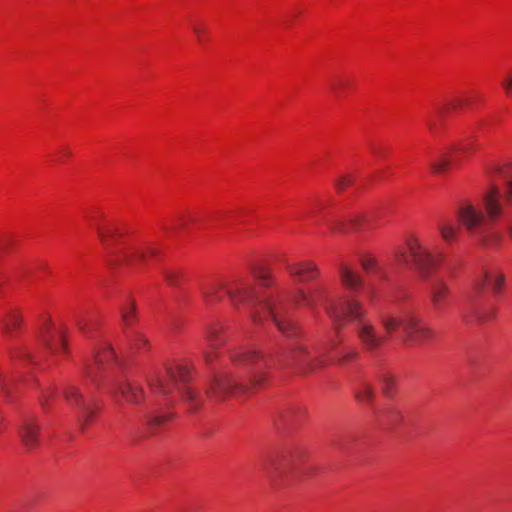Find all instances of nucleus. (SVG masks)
Here are the masks:
<instances>
[{
    "label": "nucleus",
    "instance_id": "f257e3e1",
    "mask_svg": "<svg viewBox=\"0 0 512 512\" xmlns=\"http://www.w3.org/2000/svg\"><path fill=\"white\" fill-rule=\"evenodd\" d=\"M340 279L349 291V295L337 303L328 301L327 289L324 285H316L309 292L298 289L291 301L296 305L302 303L308 307L324 304L327 314L334 321L336 330L344 326L345 320L355 321L357 337L368 352L380 349L399 328L402 329V342L406 346L424 344L434 340V331L409 311L382 313L379 321L385 334H379L374 324L365 319L366 311L362 308L361 303L353 298V293L362 286L360 277L348 267L341 266Z\"/></svg>",
    "mask_w": 512,
    "mask_h": 512
},
{
    "label": "nucleus",
    "instance_id": "f03ea898",
    "mask_svg": "<svg viewBox=\"0 0 512 512\" xmlns=\"http://www.w3.org/2000/svg\"><path fill=\"white\" fill-rule=\"evenodd\" d=\"M229 357L232 370L215 375L206 388V396L211 401L239 397L268 384V371L274 355L252 347H240L229 351Z\"/></svg>",
    "mask_w": 512,
    "mask_h": 512
},
{
    "label": "nucleus",
    "instance_id": "7ed1b4c3",
    "mask_svg": "<svg viewBox=\"0 0 512 512\" xmlns=\"http://www.w3.org/2000/svg\"><path fill=\"white\" fill-rule=\"evenodd\" d=\"M190 371L187 366L175 365L166 367L162 372L148 378V384L155 394L169 395L177 389L187 408L194 412L202 405V398L198 391L187 386Z\"/></svg>",
    "mask_w": 512,
    "mask_h": 512
},
{
    "label": "nucleus",
    "instance_id": "20e7f679",
    "mask_svg": "<svg viewBox=\"0 0 512 512\" xmlns=\"http://www.w3.org/2000/svg\"><path fill=\"white\" fill-rule=\"evenodd\" d=\"M483 204L486 210L487 219L483 213L473 206L471 203H462L458 209L457 214L460 222L474 236L480 238L483 242H488V231L490 226L501 216L503 207L500 202V194L496 188L488 192L484 199Z\"/></svg>",
    "mask_w": 512,
    "mask_h": 512
},
{
    "label": "nucleus",
    "instance_id": "39448f33",
    "mask_svg": "<svg viewBox=\"0 0 512 512\" xmlns=\"http://www.w3.org/2000/svg\"><path fill=\"white\" fill-rule=\"evenodd\" d=\"M223 293L227 295L234 307H238L240 304L250 305L254 303V295L249 279L240 278L229 283L212 282L201 288L202 298L207 306L220 302L223 298Z\"/></svg>",
    "mask_w": 512,
    "mask_h": 512
},
{
    "label": "nucleus",
    "instance_id": "423d86ee",
    "mask_svg": "<svg viewBox=\"0 0 512 512\" xmlns=\"http://www.w3.org/2000/svg\"><path fill=\"white\" fill-rule=\"evenodd\" d=\"M289 306V303L278 299L267 300L260 304L261 312H253L251 317L255 323H260L263 317L270 318L281 333L286 337H292L296 334V328L293 323L286 320Z\"/></svg>",
    "mask_w": 512,
    "mask_h": 512
},
{
    "label": "nucleus",
    "instance_id": "0eeeda50",
    "mask_svg": "<svg viewBox=\"0 0 512 512\" xmlns=\"http://www.w3.org/2000/svg\"><path fill=\"white\" fill-rule=\"evenodd\" d=\"M398 263L413 262L423 279H428L437 265V259L417 239L408 242L407 251L396 256Z\"/></svg>",
    "mask_w": 512,
    "mask_h": 512
},
{
    "label": "nucleus",
    "instance_id": "6e6552de",
    "mask_svg": "<svg viewBox=\"0 0 512 512\" xmlns=\"http://www.w3.org/2000/svg\"><path fill=\"white\" fill-rule=\"evenodd\" d=\"M64 398L67 403L78 409V422L84 430L96 414V402L92 397H86L79 387L68 385L64 391Z\"/></svg>",
    "mask_w": 512,
    "mask_h": 512
},
{
    "label": "nucleus",
    "instance_id": "1a4fd4ad",
    "mask_svg": "<svg viewBox=\"0 0 512 512\" xmlns=\"http://www.w3.org/2000/svg\"><path fill=\"white\" fill-rule=\"evenodd\" d=\"M337 346L336 342H325L320 346L314 348L313 354L307 352V348L303 345L292 348L291 354L294 356L297 353H307V359H299L305 362L307 370L313 371L317 368H323L330 364L329 351Z\"/></svg>",
    "mask_w": 512,
    "mask_h": 512
},
{
    "label": "nucleus",
    "instance_id": "9d476101",
    "mask_svg": "<svg viewBox=\"0 0 512 512\" xmlns=\"http://www.w3.org/2000/svg\"><path fill=\"white\" fill-rule=\"evenodd\" d=\"M41 426L33 415H24L18 426L20 441L27 451L36 449L40 444Z\"/></svg>",
    "mask_w": 512,
    "mask_h": 512
},
{
    "label": "nucleus",
    "instance_id": "9b49d317",
    "mask_svg": "<svg viewBox=\"0 0 512 512\" xmlns=\"http://www.w3.org/2000/svg\"><path fill=\"white\" fill-rule=\"evenodd\" d=\"M110 393L116 397L121 395L127 402L138 405L143 400V389L140 385L127 379L113 377L109 384Z\"/></svg>",
    "mask_w": 512,
    "mask_h": 512
},
{
    "label": "nucleus",
    "instance_id": "f8f14e48",
    "mask_svg": "<svg viewBox=\"0 0 512 512\" xmlns=\"http://www.w3.org/2000/svg\"><path fill=\"white\" fill-rule=\"evenodd\" d=\"M205 341L207 347L203 350V358L206 363L211 364L217 358V350L226 342L223 328L217 324L208 327L205 333Z\"/></svg>",
    "mask_w": 512,
    "mask_h": 512
},
{
    "label": "nucleus",
    "instance_id": "ddd939ff",
    "mask_svg": "<svg viewBox=\"0 0 512 512\" xmlns=\"http://www.w3.org/2000/svg\"><path fill=\"white\" fill-rule=\"evenodd\" d=\"M115 355L111 348H105L101 352H97L94 355V363L86 364L85 373L88 378L91 379L97 385H100V380L98 379L97 372H105L112 361L114 360Z\"/></svg>",
    "mask_w": 512,
    "mask_h": 512
},
{
    "label": "nucleus",
    "instance_id": "4468645a",
    "mask_svg": "<svg viewBox=\"0 0 512 512\" xmlns=\"http://www.w3.org/2000/svg\"><path fill=\"white\" fill-rule=\"evenodd\" d=\"M286 269L297 282L316 279L320 274L317 265L311 261L287 263Z\"/></svg>",
    "mask_w": 512,
    "mask_h": 512
},
{
    "label": "nucleus",
    "instance_id": "2eb2a0df",
    "mask_svg": "<svg viewBox=\"0 0 512 512\" xmlns=\"http://www.w3.org/2000/svg\"><path fill=\"white\" fill-rule=\"evenodd\" d=\"M505 283V276L500 272L485 273L476 283L475 290L480 291L487 285L495 296L501 294Z\"/></svg>",
    "mask_w": 512,
    "mask_h": 512
},
{
    "label": "nucleus",
    "instance_id": "dca6fc26",
    "mask_svg": "<svg viewBox=\"0 0 512 512\" xmlns=\"http://www.w3.org/2000/svg\"><path fill=\"white\" fill-rule=\"evenodd\" d=\"M22 318L16 311L7 313L0 321V329L9 338H14L17 335L18 329L21 327Z\"/></svg>",
    "mask_w": 512,
    "mask_h": 512
},
{
    "label": "nucleus",
    "instance_id": "f3484780",
    "mask_svg": "<svg viewBox=\"0 0 512 512\" xmlns=\"http://www.w3.org/2000/svg\"><path fill=\"white\" fill-rule=\"evenodd\" d=\"M448 297V287L445 283L437 281L431 285L430 298L436 310H441L446 304Z\"/></svg>",
    "mask_w": 512,
    "mask_h": 512
},
{
    "label": "nucleus",
    "instance_id": "a211bd4d",
    "mask_svg": "<svg viewBox=\"0 0 512 512\" xmlns=\"http://www.w3.org/2000/svg\"><path fill=\"white\" fill-rule=\"evenodd\" d=\"M156 250L148 248L147 250L132 249L131 251L125 252L119 261H123L127 265H134L138 262L143 261L148 254L154 255Z\"/></svg>",
    "mask_w": 512,
    "mask_h": 512
},
{
    "label": "nucleus",
    "instance_id": "6ab92c4d",
    "mask_svg": "<svg viewBox=\"0 0 512 512\" xmlns=\"http://www.w3.org/2000/svg\"><path fill=\"white\" fill-rule=\"evenodd\" d=\"M263 470L271 480H276L279 476L285 473V469L282 468L279 460L275 457L265 460L263 463Z\"/></svg>",
    "mask_w": 512,
    "mask_h": 512
},
{
    "label": "nucleus",
    "instance_id": "aec40b11",
    "mask_svg": "<svg viewBox=\"0 0 512 512\" xmlns=\"http://www.w3.org/2000/svg\"><path fill=\"white\" fill-rule=\"evenodd\" d=\"M438 229L441 237L446 242L453 241L459 232V227L450 221H443L439 223Z\"/></svg>",
    "mask_w": 512,
    "mask_h": 512
},
{
    "label": "nucleus",
    "instance_id": "412c9836",
    "mask_svg": "<svg viewBox=\"0 0 512 512\" xmlns=\"http://www.w3.org/2000/svg\"><path fill=\"white\" fill-rule=\"evenodd\" d=\"M493 171L500 178L505 180L508 187V194L512 198V165L508 163H503L502 165H497L496 167H494Z\"/></svg>",
    "mask_w": 512,
    "mask_h": 512
},
{
    "label": "nucleus",
    "instance_id": "4be33fe9",
    "mask_svg": "<svg viewBox=\"0 0 512 512\" xmlns=\"http://www.w3.org/2000/svg\"><path fill=\"white\" fill-rule=\"evenodd\" d=\"M45 345L54 353L64 351L66 348V338L63 332L59 331L52 336V340H45Z\"/></svg>",
    "mask_w": 512,
    "mask_h": 512
},
{
    "label": "nucleus",
    "instance_id": "5701e85b",
    "mask_svg": "<svg viewBox=\"0 0 512 512\" xmlns=\"http://www.w3.org/2000/svg\"><path fill=\"white\" fill-rule=\"evenodd\" d=\"M374 217H376L375 211L365 214H357L350 219V225L354 230H360L363 225H370Z\"/></svg>",
    "mask_w": 512,
    "mask_h": 512
},
{
    "label": "nucleus",
    "instance_id": "b1692460",
    "mask_svg": "<svg viewBox=\"0 0 512 512\" xmlns=\"http://www.w3.org/2000/svg\"><path fill=\"white\" fill-rule=\"evenodd\" d=\"M470 103H471V100L468 99V98H455V99H451L446 104H444L443 106L437 107V113L439 115H442V114L448 112L451 109H456L458 107L469 106Z\"/></svg>",
    "mask_w": 512,
    "mask_h": 512
},
{
    "label": "nucleus",
    "instance_id": "393cba45",
    "mask_svg": "<svg viewBox=\"0 0 512 512\" xmlns=\"http://www.w3.org/2000/svg\"><path fill=\"white\" fill-rule=\"evenodd\" d=\"M352 85V82L344 77L333 80L330 84L331 90L336 97H341Z\"/></svg>",
    "mask_w": 512,
    "mask_h": 512
},
{
    "label": "nucleus",
    "instance_id": "a878e982",
    "mask_svg": "<svg viewBox=\"0 0 512 512\" xmlns=\"http://www.w3.org/2000/svg\"><path fill=\"white\" fill-rule=\"evenodd\" d=\"M121 314L124 325L126 327L132 326L136 319L135 304L133 302L126 303L121 310Z\"/></svg>",
    "mask_w": 512,
    "mask_h": 512
},
{
    "label": "nucleus",
    "instance_id": "bb28decb",
    "mask_svg": "<svg viewBox=\"0 0 512 512\" xmlns=\"http://www.w3.org/2000/svg\"><path fill=\"white\" fill-rule=\"evenodd\" d=\"M96 230L100 241L105 247L109 246V239L113 238L117 234V229L111 226L97 225Z\"/></svg>",
    "mask_w": 512,
    "mask_h": 512
},
{
    "label": "nucleus",
    "instance_id": "cd10ccee",
    "mask_svg": "<svg viewBox=\"0 0 512 512\" xmlns=\"http://www.w3.org/2000/svg\"><path fill=\"white\" fill-rule=\"evenodd\" d=\"M356 398L361 403H370L374 398L373 388L366 383L362 384L356 393Z\"/></svg>",
    "mask_w": 512,
    "mask_h": 512
},
{
    "label": "nucleus",
    "instance_id": "c85d7f7f",
    "mask_svg": "<svg viewBox=\"0 0 512 512\" xmlns=\"http://www.w3.org/2000/svg\"><path fill=\"white\" fill-rule=\"evenodd\" d=\"M429 170L434 175H445L451 171L449 162H431Z\"/></svg>",
    "mask_w": 512,
    "mask_h": 512
},
{
    "label": "nucleus",
    "instance_id": "c756f323",
    "mask_svg": "<svg viewBox=\"0 0 512 512\" xmlns=\"http://www.w3.org/2000/svg\"><path fill=\"white\" fill-rule=\"evenodd\" d=\"M129 342L133 349L140 350L142 347H145L148 343L146 337L142 335L141 333H134L132 335H129Z\"/></svg>",
    "mask_w": 512,
    "mask_h": 512
},
{
    "label": "nucleus",
    "instance_id": "7c9ffc66",
    "mask_svg": "<svg viewBox=\"0 0 512 512\" xmlns=\"http://www.w3.org/2000/svg\"><path fill=\"white\" fill-rule=\"evenodd\" d=\"M254 277L259 280L263 285H268L271 275L268 270L264 268H257L253 271Z\"/></svg>",
    "mask_w": 512,
    "mask_h": 512
},
{
    "label": "nucleus",
    "instance_id": "2f4dec72",
    "mask_svg": "<svg viewBox=\"0 0 512 512\" xmlns=\"http://www.w3.org/2000/svg\"><path fill=\"white\" fill-rule=\"evenodd\" d=\"M381 382L383 385V392L389 395L391 388L394 385V377L389 374H384L381 376Z\"/></svg>",
    "mask_w": 512,
    "mask_h": 512
},
{
    "label": "nucleus",
    "instance_id": "473e14b6",
    "mask_svg": "<svg viewBox=\"0 0 512 512\" xmlns=\"http://www.w3.org/2000/svg\"><path fill=\"white\" fill-rule=\"evenodd\" d=\"M192 29L198 41H204L205 35L207 34V29L205 28V26L199 23H194L192 24Z\"/></svg>",
    "mask_w": 512,
    "mask_h": 512
},
{
    "label": "nucleus",
    "instance_id": "72a5a7b5",
    "mask_svg": "<svg viewBox=\"0 0 512 512\" xmlns=\"http://www.w3.org/2000/svg\"><path fill=\"white\" fill-rule=\"evenodd\" d=\"M163 274H164L165 281L170 286H177V285H179V275L176 272L165 270L163 272Z\"/></svg>",
    "mask_w": 512,
    "mask_h": 512
},
{
    "label": "nucleus",
    "instance_id": "f704fd0d",
    "mask_svg": "<svg viewBox=\"0 0 512 512\" xmlns=\"http://www.w3.org/2000/svg\"><path fill=\"white\" fill-rule=\"evenodd\" d=\"M362 266L367 273H372L376 271L378 264L374 258H365L362 260Z\"/></svg>",
    "mask_w": 512,
    "mask_h": 512
},
{
    "label": "nucleus",
    "instance_id": "c9c22d12",
    "mask_svg": "<svg viewBox=\"0 0 512 512\" xmlns=\"http://www.w3.org/2000/svg\"><path fill=\"white\" fill-rule=\"evenodd\" d=\"M358 355H359V353L356 349L344 350L342 352V357L340 359V363H345L352 359H355L358 357Z\"/></svg>",
    "mask_w": 512,
    "mask_h": 512
},
{
    "label": "nucleus",
    "instance_id": "e433bc0d",
    "mask_svg": "<svg viewBox=\"0 0 512 512\" xmlns=\"http://www.w3.org/2000/svg\"><path fill=\"white\" fill-rule=\"evenodd\" d=\"M495 316V310L490 309L488 312L478 311L476 317L480 322H486Z\"/></svg>",
    "mask_w": 512,
    "mask_h": 512
},
{
    "label": "nucleus",
    "instance_id": "4c0bfd02",
    "mask_svg": "<svg viewBox=\"0 0 512 512\" xmlns=\"http://www.w3.org/2000/svg\"><path fill=\"white\" fill-rule=\"evenodd\" d=\"M453 150L455 152L454 153L455 156H459V157L463 156V157H465V156H469L468 152H469L470 148L466 144H460V145L455 146L453 148Z\"/></svg>",
    "mask_w": 512,
    "mask_h": 512
},
{
    "label": "nucleus",
    "instance_id": "58836bf2",
    "mask_svg": "<svg viewBox=\"0 0 512 512\" xmlns=\"http://www.w3.org/2000/svg\"><path fill=\"white\" fill-rule=\"evenodd\" d=\"M76 325L78 327V329L86 336H88L89 332H90V327H89V323L83 319V318H78L76 320Z\"/></svg>",
    "mask_w": 512,
    "mask_h": 512
},
{
    "label": "nucleus",
    "instance_id": "ea45409f",
    "mask_svg": "<svg viewBox=\"0 0 512 512\" xmlns=\"http://www.w3.org/2000/svg\"><path fill=\"white\" fill-rule=\"evenodd\" d=\"M502 87L507 95H512V72L505 77Z\"/></svg>",
    "mask_w": 512,
    "mask_h": 512
},
{
    "label": "nucleus",
    "instance_id": "a19ab883",
    "mask_svg": "<svg viewBox=\"0 0 512 512\" xmlns=\"http://www.w3.org/2000/svg\"><path fill=\"white\" fill-rule=\"evenodd\" d=\"M167 420V417L166 416H155L153 417L150 421H149V427L150 428H153L157 425H161L162 423H164L165 421Z\"/></svg>",
    "mask_w": 512,
    "mask_h": 512
},
{
    "label": "nucleus",
    "instance_id": "79ce46f5",
    "mask_svg": "<svg viewBox=\"0 0 512 512\" xmlns=\"http://www.w3.org/2000/svg\"><path fill=\"white\" fill-rule=\"evenodd\" d=\"M194 219L192 217H185V216H181L177 223L175 224V229L177 228H180V227H185L190 221H193Z\"/></svg>",
    "mask_w": 512,
    "mask_h": 512
},
{
    "label": "nucleus",
    "instance_id": "37998d69",
    "mask_svg": "<svg viewBox=\"0 0 512 512\" xmlns=\"http://www.w3.org/2000/svg\"><path fill=\"white\" fill-rule=\"evenodd\" d=\"M53 392L52 391H47L45 393L42 394V396L40 397V404L43 408L46 407V403L48 401L49 398L53 397Z\"/></svg>",
    "mask_w": 512,
    "mask_h": 512
},
{
    "label": "nucleus",
    "instance_id": "c03bdc74",
    "mask_svg": "<svg viewBox=\"0 0 512 512\" xmlns=\"http://www.w3.org/2000/svg\"><path fill=\"white\" fill-rule=\"evenodd\" d=\"M507 231H508L510 237L512 238V217L508 219Z\"/></svg>",
    "mask_w": 512,
    "mask_h": 512
},
{
    "label": "nucleus",
    "instance_id": "a18cd8bd",
    "mask_svg": "<svg viewBox=\"0 0 512 512\" xmlns=\"http://www.w3.org/2000/svg\"><path fill=\"white\" fill-rule=\"evenodd\" d=\"M0 390H3V392L7 393V387L6 384L0 379Z\"/></svg>",
    "mask_w": 512,
    "mask_h": 512
},
{
    "label": "nucleus",
    "instance_id": "49530a36",
    "mask_svg": "<svg viewBox=\"0 0 512 512\" xmlns=\"http://www.w3.org/2000/svg\"><path fill=\"white\" fill-rule=\"evenodd\" d=\"M428 128L430 131L434 132L435 131V124L433 122H428Z\"/></svg>",
    "mask_w": 512,
    "mask_h": 512
},
{
    "label": "nucleus",
    "instance_id": "de8ad7c7",
    "mask_svg": "<svg viewBox=\"0 0 512 512\" xmlns=\"http://www.w3.org/2000/svg\"><path fill=\"white\" fill-rule=\"evenodd\" d=\"M335 230H339V231H346V229L344 228V226L342 224H339V227H335L334 228Z\"/></svg>",
    "mask_w": 512,
    "mask_h": 512
},
{
    "label": "nucleus",
    "instance_id": "09e8293b",
    "mask_svg": "<svg viewBox=\"0 0 512 512\" xmlns=\"http://www.w3.org/2000/svg\"><path fill=\"white\" fill-rule=\"evenodd\" d=\"M21 355L23 357H26L27 359H30V354H28V353L23 352V353H21Z\"/></svg>",
    "mask_w": 512,
    "mask_h": 512
},
{
    "label": "nucleus",
    "instance_id": "8fccbe9b",
    "mask_svg": "<svg viewBox=\"0 0 512 512\" xmlns=\"http://www.w3.org/2000/svg\"><path fill=\"white\" fill-rule=\"evenodd\" d=\"M63 156H64V157H68V156H73V154H71V153H65V154H63Z\"/></svg>",
    "mask_w": 512,
    "mask_h": 512
}]
</instances>
